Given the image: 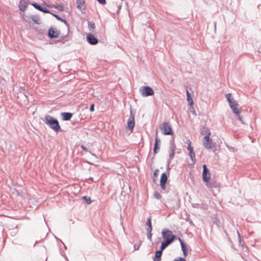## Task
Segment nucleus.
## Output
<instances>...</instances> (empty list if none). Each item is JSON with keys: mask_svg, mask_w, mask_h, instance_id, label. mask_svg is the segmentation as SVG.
<instances>
[{"mask_svg": "<svg viewBox=\"0 0 261 261\" xmlns=\"http://www.w3.org/2000/svg\"><path fill=\"white\" fill-rule=\"evenodd\" d=\"M162 255V253L155 251V255L153 258V261H161Z\"/></svg>", "mask_w": 261, "mask_h": 261, "instance_id": "5701e85b", "label": "nucleus"}, {"mask_svg": "<svg viewBox=\"0 0 261 261\" xmlns=\"http://www.w3.org/2000/svg\"><path fill=\"white\" fill-rule=\"evenodd\" d=\"M226 98L228 100V103H229V101H232L234 99L232 98L231 94L230 93H228L226 95Z\"/></svg>", "mask_w": 261, "mask_h": 261, "instance_id": "c85d7f7f", "label": "nucleus"}, {"mask_svg": "<svg viewBox=\"0 0 261 261\" xmlns=\"http://www.w3.org/2000/svg\"><path fill=\"white\" fill-rule=\"evenodd\" d=\"M94 104H92L91 106H90V112H93L94 111Z\"/></svg>", "mask_w": 261, "mask_h": 261, "instance_id": "a18cd8bd", "label": "nucleus"}, {"mask_svg": "<svg viewBox=\"0 0 261 261\" xmlns=\"http://www.w3.org/2000/svg\"><path fill=\"white\" fill-rule=\"evenodd\" d=\"M170 170V168H169V165H168V161L167 162V170Z\"/></svg>", "mask_w": 261, "mask_h": 261, "instance_id": "603ef678", "label": "nucleus"}, {"mask_svg": "<svg viewBox=\"0 0 261 261\" xmlns=\"http://www.w3.org/2000/svg\"><path fill=\"white\" fill-rule=\"evenodd\" d=\"M168 179L167 175L164 172L162 174L160 179V183H166L167 182Z\"/></svg>", "mask_w": 261, "mask_h": 261, "instance_id": "4be33fe9", "label": "nucleus"}, {"mask_svg": "<svg viewBox=\"0 0 261 261\" xmlns=\"http://www.w3.org/2000/svg\"><path fill=\"white\" fill-rule=\"evenodd\" d=\"M55 238H56L57 240H59V239L58 238H57L56 237H55ZM60 242H61V243L64 245V247L65 249H67V247H66V245L63 243V242L61 240H60Z\"/></svg>", "mask_w": 261, "mask_h": 261, "instance_id": "09e8293b", "label": "nucleus"}, {"mask_svg": "<svg viewBox=\"0 0 261 261\" xmlns=\"http://www.w3.org/2000/svg\"><path fill=\"white\" fill-rule=\"evenodd\" d=\"M43 218H44V221H46V220H45V216H43Z\"/></svg>", "mask_w": 261, "mask_h": 261, "instance_id": "6e6d98bb", "label": "nucleus"}, {"mask_svg": "<svg viewBox=\"0 0 261 261\" xmlns=\"http://www.w3.org/2000/svg\"><path fill=\"white\" fill-rule=\"evenodd\" d=\"M171 244V243L164 240L162 242L161 245L166 248Z\"/></svg>", "mask_w": 261, "mask_h": 261, "instance_id": "7c9ffc66", "label": "nucleus"}, {"mask_svg": "<svg viewBox=\"0 0 261 261\" xmlns=\"http://www.w3.org/2000/svg\"><path fill=\"white\" fill-rule=\"evenodd\" d=\"M237 115L238 116V119H239V120H240V121H242V118H241V117H240V116L239 115H239Z\"/></svg>", "mask_w": 261, "mask_h": 261, "instance_id": "864d4df0", "label": "nucleus"}, {"mask_svg": "<svg viewBox=\"0 0 261 261\" xmlns=\"http://www.w3.org/2000/svg\"><path fill=\"white\" fill-rule=\"evenodd\" d=\"M142 95L143 96L147 97L154 94L153 89L149 86H144L141 90Z\"/></svg>", "mask_w": 261, "mask_h": 261, "instance_id": "20e7f679", "label": "nucleus"}, {"mask_svg": "<svg viewBox=\"0 0 261 261\" xmlns=\"http://www.w3.org/2000/svg\"><path fill=\"white\" fill-rule=\"evenodd\" d=\"M28 3L25 0H21L19 3V8L21 11H24L27 7Z\"/></svg>", "mask_w": 261, "mask_h": 261, "instance_id": "dca6fc26", "label": "nucleus"}, {"mask_svg": "<svg viewBox=\"0 0 261 261\" xmlns=\"http://www.w3.org/2000/svg\"><path fill=\"white\" fill-rule=\"evenodd\" d=\"M162 129H163L164 135H171L173 133L171 125L168 122L163 123Z\"/></svg>", "mask_w": 261, "mask_h": 261, "instance_id": "423d86ee", "label": "nucleus"}, {"mask_svg": "<svg viewBox=\"0 0 261 261\" xmlns=\"http://www.w3.org/2000/svg\"><path fill=\"white\" fill-rule=\"evenodd\" d=\"M62 116V119L64 121L69 120L72 117V114L69 112H63L61 113Z\"/></svg>", "mask_w": 261, "mask_h": 261, "instance_id": "f3484780", "label": "nucleus"}, {"mask_svg": "<svg viewBox=\"0 0 261 261\" xmlns=\"http://www.w3.org/2000/svg\"><path fill=\"white\" fill-rule=\"evenodd\" d=\"M120 217H121V218H122V215H120Z\"/></svg>", "mask_w": 261, "mask_h": 261, "instance_id": "4d7b16f0", "label": "nucleus"}, {"mask_svg": "<svg viewBox=\"0 0 261 261\" xmlns=\"http://www.w3.org/2000/svg\"><path fill=\"white\" fill-rule=\"evenodd\" d=\"M50 14L52 15H53L57 20H59L60 21H62V22H64L65 24H66V25H67V21H66V20L62 19L58 15H57V14H56L55 13H53L51 12Z\"/></svg>", "mask_w": 261, "mask_h": 261, "instance_id": "b1692460", "label": "nucleus"}, {"mask_svg": "<svg viewBox=\"0 0 261 261\" xmlns=\"http://www.w3.org/2000/svg\"><path fill=\"white\" fill-rule=\"evenodd\" d=\"M127 126L131 130H133L135 126V116L132 114V111H130V116L127 120Z\"/></svg>", "mask_w": 261, "mask_h": 261, "instance_id": "9b49d317", "label": "nucleus"}, {"mask_svg": "<svg viewBox=\"0 0 261 261\" xmlns=\"http://www.w3.org/2000/svg\"><path fill=\"white\" fill-rule=\"evenodd\" d=\"M88 27L90 30L95 29V24L94 22L91 21H88Z\"/></svg>", "mask_w": 261, "mask_h": 261, "instance_id": "c756f323", "label": "nucleus"}, {"mask_svg": "<svg viewBox=\"0 0 261 261\" xmlns=\"http://www.w3.org/2000/svg\"><path fill=\"white\" fill-rule=\"evenodd\" d=\"M158 172H159V170H156L154 171L153 174H154V176L155 177H157L158 176Z\"/></svg>", "mask_w": 261, "mask_h": 261, "instance_id": "de8ad7c7", "label": "nucleus"}, {"mask_svg": "<svg viewBox=\"0 0 261 261\" xmlns=\"http://www.w3.org/2000/svg\"><path fill=\"white\" fill-rule=\"evenodd\" d=\"M161 188L162 191H165V192H166V183H160Z\"/></svg>", "mask_w": 261, "mask_h": 261, "instance_id": "4c0bfd02", "label": "nucleus"}, {"mask_svg": "<svg viewBox=\"0 0 261 261\" xmlns=\"http://www.w3.org/2000/svg\"><path fill=\"white\" fill-rule=\"evenodd\" d=\"M182 217H183L184 219H185L187 221H189V223L191 225H192V226H194V224L193 222V221H192V220H191L190 219V216L188 214V213H185V215L184 216H182Z\"/></svg>", "mask_w": 261, "mask_h": 261, "instance_id": "412c9836", "label": "nucleus"}, {"mask_svg": "<svg viewBox=\"0 0 261 261\" xmlns=\"http://www.w3.org/2000/svg\"><path fill=\"white\" fill-rule=\"evenodd\" d=\"M146 225L147 227L146 228V230H152V227L151 224V217H149L146 221Z\"/></svg>", "mask_w": 261, "mask_h": 261, "instance_id": "aec40b11", "label": "nucleus"}, {"mask_svg": "<svg viewBox=\"0 0 261 261\" xmlns=\"http://www.w3.org/2000/svg\"><path fill=\"white\" fill-rule=\"evenodd\" d=\"M40 11L42 12H44V13H51L48 9H46V8H45L44 7H42V9H41Z\"/></svg>", "mask_w": 261, "mask_h": 261, "instance_id": "58836bf2", "label": "nucleus"}, {"mask_svg": "<svg viewBox=\"0 0 261 261\" xmlns=\"http://www.w3.org/2000/svg\"><path fill=\"white\" fill-rule=\"evenodd\" d=\"M203 172H202V179L204 182H207L210 178V174L209 170L208 169L207 166L204 164L202 166Z\"/></svg>", "mask_w": 261, "mask_h": 261, "instance_id": "0eeeda50", "label": "nucleus"}, {"mask_svg": "<svg viewBox=\"0 0 261 261\" xmlns=\"http://www.w3.org/2000/svg\"><path fill=\"white\" fill-rule=\"evenodd\" d=\"M44 122L55 132L58 133L61 130V127L58 120L50 115H47L45 116Z\"/></svg>", "mask_w": 261, "mask_h": 261, "instance_id": "f257e3e1", "label": "nucleus"}, {"mask_svg": "<svg viewBox=\"0 0 261 261\" xmlns=\"http://www.w3.org/2000/svg\"><path fill=\"white\" fill-rule=\"evenodd\" d=\"M190 157L191 159V160L193 161V164H195V154L194 151L189 152Z\"/></svg>", "mask_w": 261, "mask_h": 261, "instance_id": "bb28decb", "label": "nucleus"}, {"mask_svg": "<svg viewBox=\"0 0 261 261\" xmlns=\"http://www.w3.org/2000/svg\"><path fill=\"white\" fill-rule=\"evenodd\" d=\"M147 231V239L148 240H149L150 241H151V238H152V233H151V231L152 230H146Z\"/></svg>", "mask_w": 261, "mask_h": 261, "instance_id": "2f4dec72", "label": "nucleus"}, {"mask_svg": "<svg viewBox=\"0 0 261 261\" xmlns=\"http://www.w3.org/2000/svg\"><path fill=\"white\" fill-rule=\"evenodd\" d=\"M211 133L208 130V133L205 136L202 140V143L204 147L208 150L213 148V142L210 139Z\"/></svg>", "mask_w": 261, "mask_h": 261, "instance_id": "7ed1b4c3", "label": "nucleus"}, {"mask_svg": "<svg viewBox=\"0 0 261 261\" xmlns=\"http://www.w3.org/2000/svg\"><path fill=\"white\" fill-rule=\"evenodd\" d=\"M35 9L39 10L40 11H41L42 7L41 6H40V5L37 4L36 3H35V2H33L31 4Z\"/></svg>", "mask_w": 261, "mask_h": 261, "instance_id": "a878e982", "label": "nucleus"}, {"mask_svg": "<svg viewBox=\"0 0 261 261\" xmlns=\"http://www.w3.org/2000/svg\"><path fill=\"white\" fill-rule=\"evenodd\" d=\"M165 249V247H164L163 246H162V245H161L160 247V250H157L156 251V252H159L160 253H163V250Z\"/></svg>", "mask_w": 261, "mask_h": 261, "instance_id": "37998d69", "label": "nucleus"}, {"mask_svg": "<svg viewBox=\"0 0 261 261\" xmlns=\"http://www.w3.org/2000/svg\"><path fill=\"white\" fill-rule=\"evenodd\" d=\"M208 130L210 131V129L207 127H203L202 132L201 133H202V134H203L204 133L207 134L208 133Z\"/></svg>", "mask_w": 261, "mask_h": 261, "instance_id": "ea45409f", "label": "nucleus"}, {"mask_svg": "<svg viewBox=\"0 0 261 261\" xmlns=\"http://www.w3.org/2000/svg\"><path fill=\"white\" fill-rule=\"evenodd\" d=\"M85 1V0H77L76 1V7L78 9L81 10H85V6H84Z\"/></svg>", "mask_w": 261, "mask_h": 261, "instance_id": "4468645a", "label": "nucleus"}, {"mask_svg": "<svg viewBox=\"0 0 261 261\" xmlns=\"http://www.w3.org/2000/svg\"><path fill=\"white\" fill-rule=\"evenodd\" d=\"M9 215H3V216L7 217L9 218H14L16 217V216H15L16 213H9Z\"/></svg>", "mask_w": 261, "mask_h": 261, "instance_id": "f704fd0d", "label": "nucleus"}, {"mask_svg": "<svg viewBox=\"0 0 261 261\" xmlns=\"http://www.w3.org/2000/svg\"><path fill=\"white\" fill-rule=\"evenodd\" d=\"M162 237L164 241L172 243L177 238L176 236L174 235L172 231L166 230L162 231Z\"/></svg>", "mask_w": 261, "mask_h": 261, "instance_id": "f03ea898", "label": "nucleus"}, {"mask_svg": "<svg viewBox=\"0 0 261 261\" xmlns=\"http://www.w3.org/2000/svg\"><path fill=\"white\" fill-rule=\"evenodd\" d=\"M154 196L157 199H160L162 197L161 194L157 192L154 193Z\"/></svg>", "mask_w": 261, "mask_h": 261, "instance_id": "e433bc0d", "label": "nucleus"}, {"mask_svg": "<svg viewBox=\"0 0 261 261\" xmlns=\"http://www.w3.org/2000/svg\"><path fill=\"white\" fill-rule=\"evenodd\" d=\"M229 105L232 112L236 115H239L240 113L239 109L238 108V104L235 100L232 101H229Z\"/></svg>", "mask_w": 261, "mask_h": 261, "instance_id": "6e6552de", "label": "nucleus"}, {"mask_svg": "<svg viewBox=\"0 0 261 261\" xmlns=\"http://www.w3.org/2000/svg\"><path fill=\"white\" fill-rule=\"evenodd\" d=\"M88 42L91 45H95L98 43V39L92 34H88L86 37Z\"/></svg>", "mask_w": 261, "mask_h": 261, "instance_id": "1a4fd4ad", "label": "nucleus"}, {"mask_svg": "<svg viewBox=\"0 0 261 261\" xmlns=\"http://www.w3.org/2000/svg\"><path fill=\"white\" fill-rule=\"evenodd\" d=\"M178 240L180 242L181 250L183 252V254L185 256H186L188 255V248L186 245V244L182 241L180 238H178Z\"/></svg>", "mask_w": 261, "mask_h": 261, "instance_id": "ddd939ff", "label": "nucleus"}, {"mask_svg": "<svg viewBox=\"0 0 261 261\" xmlns=\"http://www.w3.org/2000/svg\"><path fill=\"white\" fill-rule=\"evenodd\" d=\"M211 218L214 224H216L218 227H220L221 223L220 217H218L217 213H213L211 215Z\"/></svg>", "mask_w": 261, "mask_h": 261, "instance_id": "9d476101", "label": "nucleus"}, {"mask_svg": "<svg viewBox=\"0 0 261 261\" xmlns=\"http://www.w3.org/2000/svg\"><path fill=\"white\" fill-rule=\"evenodd\" d=\"M239 244L240 246H242L243 247H245L246 251L248 250V248L246 246H244V240L242 237L241 236L240 234H239Z\"/></svg>", "mask_w": 261, "mask_h": 261, "instance_id": "393cba45", "label": "nucleus"}, {"mask_svg": "<svg viewBox=\"0 0 261 261\" xmlns=\"http://www.w3.org/2000/svg\"><path fill=\"white\" fill-rule=\"evenodd\" d=\"M83 199L85 200V202L87 203V204H90L91 202V200L90 199V198L89 197H88V196H84L82 197Z\"/></svg>", "mask_w": 261, "mask_h": 261, "instance_id": "cd10ccee", "label": "nucleus"}, {"mask_svg": "<svg viewBox=\"0 0 261 261\" xmlns=\"http://www.w3.org/2000/svg\"><path fill=\"white\" fill-rule=\"evenodd\" d=\"M173 261H186V260L185 258L181 257H179L177 258L174 259Z\"/></svg>", "mask_w": 261, "mask_h": 261, "instance_id": "a19ab883", "label": "nucleus"}, {"mask_svg": "<svg viewBox=\"0 0 261 261\" xmlns=\"http://www.w3.org/2000/svg\"><path fill=\"white\" fill-rule=\"evenodd\" d=\"M98 2L102 5H105L106 4V0H97Z\"/></svg>", "mask_w": 261, "mask_h": 261, "instance_id": "c03bdc74", "label": "nucleus"}, {"mask_svg": "<svg viewBox=\"0 0 261 261\" xmlns=\"http://www.w3.org/2000/svg\"><path fill=\"white\" fill-rule=\"evenodd\" d=\"M59 32L54 28H50L48 30V36L50 38H56L59 35Z\"/></svg>", "mask_w": 261, "mask_h": 261, "instance_id": "f8f14e48", "label": "nucleus"}, {"mask_svg": "<svg viewBox=\"0 0 261 261\" xmlns=\"http://www.w3.org/2000/svg\"><path fill=\"white\" fill-rule=\"evenodd\" d=\"M188 149L189 150V152H191L194 151L193 147H191V142H190V141L188 140Z\"/></svg>", "mask_w": 261, "mask_h": 261, "instance_id": "c9c22d12", "label": "nucleus"}, {"mask_svg": "<svg viewBox=\"0 0 261 261\" xmlns=\"http://www.w3.org/2000/svg\"><path fill=\"white\" fill-rule=\"evenodd\" d=\"M206 182V186L210 189H213V188H218L219 187V184L215 180H211L208 182V181Z\"/></svg>", "mask_w": 261, "mask_h": 261, "instance_id": "2eb2a0df", "label": "nucleus"}, {"mask_svg": "<svg viewBox=\"0 0 261 261\" xmlns=\"http://www.w3.org/2000/svg\"><path fill=\"white\" fill-rule=\"evenodd\" d=\"M47 6L49 7H52V8H56L60 11H63L64 10V8L63 6L62 5L59 4H57L56 5H52L50 6L47 5Z\"/></svg>", "mask_w": 261, "mask_h": 261, "instance_id": "6ab92c4d", "label": "nucleus"}, {"mask_svg": "<svg viewBox=\"0 0 261 261\" xmlns=\"http://www.w3.org/2000/svg\"><path fill=\"white\" fill-rule=\"evenodd\" d=\"M176 149V146L173 141H170V147H169V159L168 160V165H170L171 161L173 159L174 156V151Z\"/></svg>", "mask_w": 261, "mask_h": 261, "instance_id": "39448f33", "label": "nucleus"}, {"mask_svg": "<svg viewBox=\"0 0 261 261\" xmlns=\"http://www.w3.org/2000/svg\"><path fill=\"white\" fill-rule=\"evenodd\" d=\"M187 101L190 106H192L193 105V101L191 96H189V97H187Z\"/></svg>", "mask_w": 261, "mask_h": 261, "instance_id": "473e14b6", "label": "nucleus"}, {"mask_svg": "<svg viewBox=\"0 0 261 261\" xmlns=\"http://www.w3.org/2000/svg\"><path fill=\"white\" fill-rule=\"evenodd\" d=\"M81 148L82 149V150H83V151H86V152H88V149H87L85 146H83V145H82V146H81Z\"/></svg>", "mask_w": 261, "mask_h": 261, "instance_id": "49530a36", "label": "nucleus"}, {"mask_svg": "<svg viewBox=\"0 0 261 261\" xmlns=\"http://www.w3.org/2000/svg\"><path fill=\"white\" fill-rule=\"evenodd\" d=\"M160 142H161L160 139L159 138H158V136H156V137L155 138V143H154V144H157V145H159V144L160 143Z\"/></svg>", "mask_w": 261, "mask_h": 261, "instance_id": "79ce46f5", "label": "nucleus"}, {"mask_svg": "<svg viewBox=\"0 0 261 261\" xmlns=\"http://www.w3.org/2000/svg\"><path fill=\"white\" fill-rule=\"evenodd\" d=\"M141 244H139V245H138L137 246H136V245L134 246V249L135 250H139V248H140V246Z\"/></svg>", "mask_w": 261, "mask_h": 261, "instance_id": "8fccbe9b", "label": "nucleus"}, {"mask_svg": "<svg viewBox=\"0 0 261 261\" xmlns=\"http://www.w3.org/2000/svg\"><path fill=\"white\" fill-rule=\"evenodd\" d=\"M30 18L36 24H39L40 23V18L38 15H33L30 16Z\"/></svg>", "mask_w": 261, "mask_h": 261, "instance_id": "a211bd4d", "label": "nucleus"}, {"mask_svg": "<svg viewBox=\"0 0 261 261\" xmlns=\"http://www.w3.org/2000/svg\"><path fill=\"white\" fill-rule=\"evenodd\" d=\"M160 147L159 145L154 144L153 148V153L156 154L158 152V150H159Z\"/></svg>", "mask_w": 261, "mask_h": 261, "instance_id": "72a5a7b5", "label": "nucleus"}, {"mask_svg": "<svg viewBox=\"0 0 261 261\" xmlns=\"http://www.w3.org/2000/svg\"><path fill=\"white\" fill-rule=\"evenodd\" d=\"M239 234H240L239 231L237 230V234L239 236Z\"/></svg>", "mask_w": 261, "mask_h": 261, "instance_id": "5fc2aeb1", "label": "nucleus"}, {"mask_svg": "<svg viewBox=\"0 0 261 261\" xmlns=\"http://www.w3.org/2000/svg\"><path fill=\"white\" fill-rule=\"evenodd\" d=\"M186 95H187V97H189V96H191L190 93L189 92V91L188 90H187V91H186Z\"/></svg>", "mask_w": 261, "mask_h": 261, "instance_id": "3c124183", "label": "nucleus"}]
</instances>
